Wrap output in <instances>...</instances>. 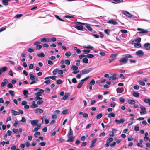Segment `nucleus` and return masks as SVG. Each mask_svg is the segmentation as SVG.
<instances>
[{
	"instance_id": "f257e3e1",
	"label": "nucleus",
	"mask_w": 150,
	"mask_h": 150,
	"mask_svg": "<svg viewBox=\"0 0 150 150\" xmlns=\"http://www.w3.org/2000/svg\"><path fill=\"white\" fill-rule=\"evenodd\" d=\"M123 57L120 58L119 60L121 65L127 63L128 62V58H132L133 57L130 54L123 55Z\"/></svg>"
},
{
	"instance_id": "f03ea898",
	"label": "nucleus",
	"mask_w": 150,
	"mask_h": 150,
	"mask_svg": "<svg viewBox=\"0 0 150 150\" xmlns=\"http://www.w3.org/2000/svg\"><path fill=\"white\" fill-rule=\"evenodd\" d=\"M113 140V139L112 138L110 137L108 138L107 139V142L105 144V147H108L109 146L110 144V142H112Z\"/></svg>"
},
{
	"instance_id": "7ed1b4c3",
	"label": "nucleus",
	"mask_w": 150,
	"mask_h": 150,
	"mask_svg": "<svg viewBox=\"0 0 150 150\" xmlns=\"http://www.w3.org/2000/svg\"><path fill=\"white\" fill-rule=\"evenodd\" d=\"M92 69L90 68L88 69H85L82 70L81 71V74L83 75L85 74L90 72L92 70Z\"/></svg>"
},
{
	"instance_id": "20e7f679",
	"label": "nucleus",
	"mask_w": 150,
	"mask_h": 150,
	"mask_svg": "<svg viewBox=\"0 0 150 150\" xmlns=\"http://www.w3.org/2000/svg\"><path fill=\"white\" fill-rule=\"evenodd\" d=\"M72 69L74 71L72 72L73 74H75L79 72V70H77L78 67L75 65H73L72 67Z\"/></svg>"
},
{
	"instance_id": "39448f33",
	"label": "nucleus",
	"mask_w": 150,
	"mask_h": 150,
	"mask_svg": "<svg viewBox=\"0 0 150 150\" xmlns=\"http://www.w3.org/2000/svg\"><path fill=\"white\" fill-rule=\"evenodd\" d=\"M64 63L66 65H69L70 64V61L69 59H63L61 61L60 64H63Z\"/></svg>"
},
{
	"instance_id": "423d86ee",
	"label": "nucleus",
	"mask_w": 150,
	"mask_h": 150,
	"mask_svg": "<svg viewBox=\"0 0 150 150\" xmlns=\"http://www.w3.org/2000/svg\"><path fill=\"white\" fill-rule=\"evenodd\" d=\"M108 23L109 24H112L113 25H116L118 24V23L117 22L113 19H111L109 20Z\"/></svg>"
},
{
	"instance_id": "0eeeda50",
	"label": "nucleus",
	"mask_w": 150,
	"mask_h": 150,
	"mask_svg": "<svg viewBox=\"0 0 150 150\" xmlns=\"http://www.w3.org/2000/svg\"><path fill=\"white\" fill-rule=\"evenodd\" d=\"M75 28L77 29L80 30H83V26L80 24H76L75 25Z\"/></svg>"
},
{
	"instance_id": "6e6552de",
	"label": "nucleus",
	"mask_w": 150,
	"mask_h": 150,
	"mask_svg": "<svg viewBox=\"0 0 150 150\" xmlns=\"http://www.w3.org/2000/svg\"><path fill=\"white\" fill-rule=\"evenodd\" d=\"M144 47L145 49L147 50H150V43H146L144 44Z\"/></svg>"
},
{
	"instance_id": "1a4fd4ad",
	"label": "nucleus",
	"mask_w": 150,
	"mask_h": 150,
	"mask_svg": "<svg viewBox=\"0 0 150 150\" xmlns=\"http://www.w3.org/2000/svg\"><path fill=\"white\" fill-rule=\"evenodd\" d=\"M39 121V120L38 119L33 120H31V124L32 125L36 126Z\"/></svg>"
},
{
	"instance_id": "9d476101",
	"label": "nucleus",
	"mask_w": 150,
	"mask_h": 150,
	"mask_svg": "<svg viewBox=\"0 0 150 150\" xmlns=\"http://www.w3.org/2000/svg\"><path fill=\"white\" fill-rule=\"evenodd\" d=\"M7 69L8 68L6 66H5L2 68L0 69V75H1L2 72L6 71Z\"/></svg>"
},
{
	"instance_id": "9b49d317",
	"label": "nucleus",
	"mask_w": 150,
	"mask_h": 150,
	"mask_svg": "<svg viewBox=\"0 0 150 150\" xmlns=\"http://www.w3.org/2000/svg\"><path fill=\"white\" fill-rule=\"evenodd\" d=\"M70 95V94L69 92L65 93L64 96L62 99V100H65L67 99Z\"/></svg>"
},
{
	"instance_id": "f8f14e48",
	"label": "nucleus",
	"mask_w": 150,
	"mask_h": 150,
	"mask_svg": "<svg viewBox=\"0 0 150 150\" xmlns=\"http://www.w3.org/2000/svg\"><path fill=\"white\" fill-rule=\"evenodd\" d=\"M115 121L117 123L120 124L121 123H123L125 121V120L124 118L120 119V120L116 119L115 120Z\"/></svg>"
},
{
	"instance_id": "ddd939ff",
	"label": "nucleus",
	"mask_w": 150,
	"mask_h": 150,
	"mask_svg": "<svg viewBox=\"0 0 150 150\" xmlns=\"http://www.w3.org/2000/svg\"><path fill=\"white\" fill-rule=\"evenodd\" d=\"M118 54H112L110 57V58L112 60H114L116 59L117 56L118 55Z\"/></svg>"
},
{
	"instance_id": "4468645a",
	"label": "nucleus",
	"mask_w": 150,
	"mask_h": 150,
	"mask_svg": "<svg viewBox=\"0 0 150 150\" xmlns=\"http://www.w3.org/2000/svg\"><path fill=\"white\" fill-rule=\"evenodd\" d=\"M136 54L137 56H142L144 55V53L142 50H139L136 52Z\"/></svg>"
},
{
	"instance_id": "2eb2a0df",
	"label": "nucleus",
	"mask_w": 150,
	"mask_h": 150,
	"mask_svg": "<svg viewBox=\"0 0 150 150\" xmlns=\"http://www.w3.org/2000/svg\"><path fill=\"white\" fill-rule=\"evenodd\" d=\"M67 137L68 139L67 140V141L69 142H72L74 139V137L72 136H68Z\"/></svg>"
},
{
	"instance_id": "dca6fc26",
	"label": "nucleus",
	"mask_w": 150,
	"mask_h": 150,
	"mask_svg": "<svg viewBox=\"0 0 150 150\" xmlns=\"http://www.w3.org/2000/svg\"><path fill=\"white\" fill-rule=\"evenodd\" d=\"M138 30L140 31L139 32V33H146L148 32V31L146 30H145L143 29H141L140 28H138L137 29Z\"/></svg>"
},
{
	"instance_id": "f3484780",
	"label": "nucleus",
	"mask_w": 150,
	"mask_h": 150,
	"mask_svg": "<svg viewBox=\"0 0 150 150\" xmlns=\"http://www.w3.org/2000/svg\"><path fill=\"white\" fill-rule=\"evenodd\" d=\"M30 79L31 80H35L36 81H38V79L37 77L35 76L33 74H30Z\"/></svg>"
},
{
	"instance_id": "a211bd4d",
	"label": "nucleus",
	"mask_w": 150,
	"mask_h": 150,
	"mask_svg": "<svg viewBox=\"0 0 150 150\" xmlns=\"http://www.w3.org/2000/svg\"><path fill=\"white\" fill-rule=\"evenodd\" d=\"M97 140V138H95L94 139L92 142V144L90 146V148H92L94 147L95 146L94 144L96 142Z\"/></svg>"
},
{
	"instance_id": "6ab92c4d",
	"label": "nucleus",
	"mask_w": 150,
	"mask_h": 150,
	"mask_svg": "<svg viewBox=\"0 0 150 150\" xmlns=\"http://www.w3.org/2000/svg\"><path fill=\"white\" fill-rule=\"evenodd\" d=\"M123 14L124 15H126L127 16H128V17L129 18H131L132 16V15L130 13H129V12L126 11H124L123 12Z\"/></svg>"
},
{
	"instance_id": "aec40b11",
	"label": "nucleus",
	"mask_w": 150,
	"mask_h": 150,
	"mask_svg": "<svg viewBox=\"0 0 150 150\" xmlns=\"http://www.w3.org/2000/svg\"><path fill=\"white\" fill-rule=\"evenodd\" d=\"M38 105L35 103V101H33L32 102V103L30 106V107L32 108H34L38 107Z\"/></svg>"
},
{
	"instance_id": "412c9836",
	"label": "nucleus",
	"mask_w": 150,
	"mask_h": 150,
	"mask_svg": "<svg viewBox=\"0 0 150 150\" xmlns=\"http://www.w3.org/2000/svg\"><path fill=\"white\" fill-rule=\"evenodd\" d=\"M35 112L36 113H42L43 112V110L40 108H37L35 110Z\"/></svg>"
},
{
	"instance_id": "4be33fe9",
	"label": "nucleus",
	"mask_w": 150,
	"mask_h": 150,
	"mask_svg": "<svg viewBox=\"0 0 150 150\" xmlns=\"http://www.w3.org/2000/svg\"><path fill=\"white\" fill-rule=\"evenodd\" d=\"M28 91L26 90H24L23 91V94L25 97L27 98L28 97Z\"/></svg>"
},
{
	"instance_id": "5701e85b",
	"label": "nucleus",
	"mask_w": 150,
	"mask_h": 150,
	"mask_svg": "<svg viewBox=\"0 0 150 150\" xmlns=\"http://www.w3.org/2000/svg\"><path fill=\"white\" fill-rule=\"evenodd\" d=\"M11 111L12 112V115L14 116L18 115L19 114V113L18 112L15 111L13 109L11 110Z\"/></svg>"
},
{
	"instance_id": "b1692460",
	"label": "nucleus",
	"mask_w": 150,
	"mask_h": 150,
	"mask_svg": "<svg viewBox=\"0 0 150 150\" xmlns=\"http://www.w3.org/2000/svg\"><path fill=\"white\" fill-rule=\"evenodd\" d=\"M10 1V0H2V4L4 5H7L8 4V2Z\"/></svg>"
},
{
	"instance_id": "393cba45",
	"label": "nucleus",
	"mask_w": 150,
	"mask_h": 150,
	"mask_svg": "<svg viewBox=\"0 0 150 150\" xmlns=\"http://www.w3.org/2000/svg\"><path fill=\"white\" fill-rule=\"evenodd\" d=\"M41 42H49L50 41V39L48 38H43L41 39Z\"/></svg>"
},
{
	"instance_id": "a878e982",
	"label": "nucleus",
	"mask_w": 150,
	"mask_h": 150,
	"mask_svg": "<svg viewBox=\"0 0 150 150\" xmlns=\"http://www.w3.org/2000/svg\"><path fill=\"white\" fill-rule=\"evenodd\" d=\"M73 134V132L71 127L69 128V131L68 132L67 136H72Z\"/></svg>"
},
{
	"instance_id": "bb28decb",
	"label": "nucleus",
	"mask_w": 150,
	"mask_h": 150,
	"mask_svg": "<svg viewBox=\"0 0 150 150\" xmlns=\"http://www.w3.org/2000/svg\"><path fill=\"white\" fill-rule=\"evenodd\" d=\"M82 62L83 63L87 64L88 62V59L86 58H84L83 59Z\"/></svg>"
},
{
	"instance_id": "cd10ccee",
	"label": "nucleus",
	"mask_w": 150,
	"mask_h": 150,
	"mask_svg": "<svg viewBox=\"0 0 150 150\" xmlns=\"http://www.w3.org/2000/svg\"><path fill=\"white\" fill-rule=\"evenodd\" d=\"M133 95L136 97H138L139 96V93L138 92H134L133 93Z\"/></svg>"
},
{
	"instance_id": "c85d7f7f",
	"label": "nucleus",
	"mask_w": 150,
	"mask_h": 150,
	"mask_svg": "<svg viewBox=\"0 0 150 150\" xmlns=\"http://www.w3.org/2000/svg\"><path fill=\"white\" fill-rule=\"evenodd\" d=\"M128 101L130 104H134L135 103V101L133 100H128Z\"/></svg>"
},
{
	"instance_id": "c756f323",
	"label": "nucleus",
	"mask_w": 150,
	"mask_h": 150,
	"mask_svg": "<svg viewBox=\"0 0 150 150\" xmlns=\"http://www.w3.org/2000/svg\"><path fill=\"white\" fill-rule=\"evenodd\" d=\"M144 102L145 103H148L149 105L150 106V99L145 98L144 100Z\"/></svg>"
},
{
	"instance_id": "7c9ffc66",
	"label": "nucleus",
	"mask_w": 150,
	"mask_h": 150,
	"mask_svg": "<svg viewBox=\"0 0 150 150\" xmlns=\"http://www.w3.org/2000/svg\"><path fill=\"white\" fill-rule=\"evenodd\" d=\"M134 46L135 47L139 48L141 47V45L139 43L137 42L135 43Z\"/></svg>"
},
{
	"instance_id": "2f4dec72",
	"label": "nucleus",
	"mask_w": 150,
	"mask_h": 150,
	"mask_svg": "<svg viewBox=\"0 0 150 150\" xmlns=\"http://www.w3.org/2000/svg\"><path fill=\"white\" fill-rule=\"evenodd\" d=\"M115 114L114 113H111L108 114V117L109 118L114 117L115 116Z\"/></svg>"
},
{
	"instance_id": "473e14b6",
	"label": "nucleus",
	"mask_w": 150,
	"mask_h": 150,
	"mask_svg": "<svg viewBox=\"0 0 150 150\" xmlns=\"http://www.w3.org/2000/svg\"><path fill=\"white\" fill-rule=\"evenodd\" d=\"M94 57V55L91 54H87V55H86V57L87 58H92L93 57Z\"/></svg>"
},
{
	"instance_id": "72a5a7b5",
	"label": "nucleus",
	"mask_w": 150,
	"mask_h": 150,
	"mask_svg": "<svg viewBox=\"0 0 150 150\" xmlns=\"http://www.w3.org/2000/svg\"><path fill=\"white\" fill-rule=\"evenodd\" d=\"M37 56L38 57H45V54L43 52H42L40 54H37Z\"/></svg>"
},
{
	"instance_id": "f704fd0d",
	"label": "nucleus",
	"mask_w": 150,
	"mask_h": 150,
	"mask_svg": "<svg viewBox=\"0 0 150 150\" xmlns=\"http://www.w3.org/2000/svg\"><path fill=\"white\" fill-rule=\"evenodd\" d=\"M58 73L59 74H60L61 76H63L62 74H63L64 71L62 70L58 69Z\"/></svg>"
},
{
	"instance_id": "c9c22d12",
	"label": "nucleus",
	"mask_w": 150,
	"mask_h": 150,
	"mask_svg": "<svg viewBox=\"0 0 150 150\" xmlns=\"http://www.w3.org/2000/svg\"><path fill=\"white\" fill-rule=\"evenodd\" d=\"M135 42H137L139 43L141 41V38L140 37H139L137 38L134 40V41Z\"/></svg>"
},
{
	"instance_id": "e433bc0d",
	"label": "nucleus",
	"mask_w": 150,
	"mask_h": 150,
	"mask_svg": "<svg viewBox=\"0 0 150 150\" xmlns=\"http://www.w3.org/2000/svg\"><path fill=\"white\" fill-rule=\"evenodd\" d=\"M95 83V81L93 79L91 80L89 82V84L90 85H93Z\"/></svg>"
},
{
	"instance_id": "4c0bfd02",
	"label": "nucleus",
	"mask_w": 150,
	"mask_h": 150,
	"mask_svg": "<svg viewBox=\"0 0 150 150\" xmlns=\"http://www.w3.org/2000/svg\"><path fill=\"white\" fill-rule=\"evenodd\" d=\"M86 27L90 31L92 32V28L91 26L88 25H86Z\"/></svg>"
},
{
	"instance_id": "58836bf2",
	"label": "nucleus",
	"mask_w": 150,
	"mask_h": 150,
	"mask_svg": "<svg viewBox=\"0 0 150 150\" xmlns=\"http://www.w3.org/2000/svg\"><path fill=\"white\" fill-rule=\"evenodd\" d=\"M40 134L41 133L40 132H38L34 134V136L35 138H37L38 135H40Z\"/></svg>"
},
{
	"instance_id": "ea45409f",
	"label": "nucleus",
	"mask_w": 150,
	"mask_h": 150,
	"mask_svg": "<svg viewBox=\"0 0 150 150\" xmlns=\"http://www.w3.org/2000/svg\"><path fill=\"white\" fill-rule=\"evenodd\" d=\"M139 83L143 86H144L145 85V83L143 81L139 80Z\"/></svg>"
},
{
	"instance_id": "a19ab883",
	"label": "nucleus",
	"mask_w": 150,
	"mask_h": 150,
	"mask_svg": "<svg viewBox=\"0 0 150 150\" xmlns=\"http://www.w3.org/2000/svg\"><path fill=\"white\" fill-rule=\"evenodd\" d=\"M102 116V113H100L97 115V116H96V118L97 119H100V118H101Z\"/></svg>"
},
{
	"instance_id": "79ce46f5",
	"label": "nucleus",
	"mask_w": 150,
	"mask_h": 150,
	"mask_svg": "<svg viewBox=\"0 0 150 150\" xmlns=\"http://www.w3.org/2000/svg\"><path fill=\"white\" fill-rule=\"evenodd\" d=\"M65 55L67 57H69L71 55V53L70 51L66 52L65 53Z\"/></svg>"
},
{
	"instance_id": "37998d69",
	"label": "nucleus",
	"mask_w": 150,
	"mask_h": 150,
	"mask_svg": "<svg viewBox=\"0 0 150 150\" xmlns=\"http://www.w3.org/2000/svg\"><path fill=\"white\" fill-rule=\"evenodd\" d=\"M89 76H87L86 78H85L84 79L81 80L80 81V82H82L83 83V81H86L89 78Z\"/></svg>"
},
{
	"instance_id": "c03bdc74",
	"label": "nucleus",
	"mask_w": 150,
	"mask_h": 150,
	"mask_svg": "<svg viewBox=\"0 0 150 150\" xmlns=\"http://www.w3.org/2000/svg\"><path fill=\"white\" fill-rule=\"evenodd\" d=\"M83 84V83H82V82H80L78 83L77 86V88H80L81 87Z\"/></svg>"
},
{
	"instance_id": "a18cd8bd",
	"label": "nucleus",
	"mask_w": 150,
	"mask_h": 150,
	"mask_svg": "<svg viewBox=\"0 0 150 150\" xmlns=\"http://www.w3.org/2000/svg\"><path fill=\"white\" fill-rule=\"evenodd\" d=\"M58 69L56 68L54 69L52 72V73L53 75H55L57 74V72H58Z\"/></svg>"
},
{
	"instance_id": "49530a36",
	"label": "nucleus",
	"mask_w": 150,
	"mask_h": 150,
	"mask_svg": "<svg viewBox=\"0 0 150 150\" xmlns=\"http://www.w3.org/2000/svg\"><path fill=\"white\" fill-rule=\"evenodd\" d=\"M9 93H10L12 96H14L15 95L14 94V91L12 90H9Z\"/></svg>"
},
{
	"instance_id": "de8ad7c7",
	"label": "nucleus",
	"mask_w": 150,
	"mask_h": 150,
	"mask_svg": "<svg viewBox=\"0 0 150 150\" xmlns=\"http://www.w3.org/2000/svg\"><path fill=\"white\" fill-rule=\"evenodd\" d=\"M6 26H4L0 28V33L5 30L6 29Z\"/></svg>"
},
{
	"instance_id": "09e8293b",
	"label": "nucleus",
	"mask_w": 150,
	"mask_h": 150,
	"mask_svg": "<svg viewBox=\"0 0 150 150\" xmlns=\"http://www.w3.org/2000/svg\"><path fill=\"white\" fill-rule=\"evenodd\" d=\"M139 126L136 125L134 127V130L136 131H139Z\"/></svg>"
},
{
	"instance_id": "8fccbe9b",
	"label": "nucleus",
	"mask_w": 150,
	"mask_h": 150,
	"mask_svg": "<svg viewBox=\"0 0 150 150\" xmlns=\"http://www.w3.org/2000/svg\"><path fill=\"white\" fill-rule=\"evenodd\" d=\"M46 142H42L40 143V144L42 146H44L46 145Z\"/></svg>"
},
{
	"instance_id": "3c124183",
	"label": "nucleus",
	"mask_w": 150,
	"mask_h": 150,
	"mask_svg": "<svg viewBox=\"0 0 150 150\" xmlns=\"http://www.w3.org/2000/svg\"><path fill=\"white\" fill-rule=\"evenodd\" d=\"M90 51V50L88 49L85 50H83V52L85 54L88 53Z\"/></svg>"
},
{
	"instance_id": "603ef678",
	"label": "nucleus",
	"mask_w": 150,
	"mask_h": 150,
	"mask_svg": "<svg viewBox=\"0 0 150 150\" xmlns=\"http://www.w3.org/2000/svg\"><path fill=\"white\" fill-rule=\"evenodd\" d=\"M110 31L109 29H105L104 30V32L107 34L108 35H109L110 34Z\"/></svg>"
},
{
	"instance_id": "864d4df0",
	"label": "nucleus",
	"mask_w": 150,
	"mask_h": 150,
	"mask_svg": "<svg viewBox=\"0 0 150 150\" xmlns=\"http://www.w3.org/2000/svg\"><path fill=\"white\" fill-rule=\"evenodd\" d=\"M119 100L121 102L123 103L125 101V99L124 98L121 97H120L119 98Z\"/></svg>"
},
{
	"instance_id": "5fc2aeb1",
	"label": "nucleus",
	"mask_w": 150,
	"mask_h": 150,
	"mask_svg": "<svg viewBox=\"0 0 150 150\" xmlns=\"http://www.w3.org/2000/svg\"><path fill=\"white\" fill-rule=\"evenodd\" d=\"M116 144V142H114L111 144L110 143V144L109 146H110V147H112L115 146V145Z\"/></svg>"
},
{
	"instance_id": "6e6d98bb",
	"label": "nucleus",
	"mask_w": 150,
	"mask_h": 150,
	"mask_svg": "<svg viewBox=\"0 0 150 150\" xmlns=\"http://www.w3.org/2000/svg\"><path fill=\"white\" fill-rule=\"evenodd\" d=\"M23 16V14H18L16 15L15 16V17L16 18H18L22 17Z\"/></svg>"
},
{
	"instance_id": "4d7b16f0",
	"label": "nucleus",
	"mask_w": 150,
	"mask_h": 150,
	"mask_svg": "<svg viewBox=\"0 0 150 150\" xmlns=\"http://www.w3.org/2000/svg\"><path fill=\"white\" fill-rule=\"evenodd\" d=\"M65 17L67 18H73L74 17L73 16H71L69 15H66L65 16Z\"/></svg>"
},
{
	"instance_id": "13d9d810",
	"label": "nucleus",
	"mask_w": 150,
	"mask_h": 150,
	"mask_svg": "<svg viewBox=\"0 0 150 150\" xmlns=\"http://www.w3.org/2000/svg\"><path fill=\"white\" fill-rule=\"evenodd\" d=\"M68 111V110L67 109H66L64 110L62 112V113L63 114H66L67 113Z\"/></svg>"
},
{
	"instance_id": "bf43d9fd",
	"label": "nucleus",
	"mask_w": 150,
	"mask_h": 150,
	"mask_svg": "<svg viewBox=\"0 0 150 150\" xmlns=\"http://www.w3.org/2000/svg\"><path fill=\"white\" fill-rule=\"evenodd\" d=\"M28 51L30 53H32L34 51V49L32 48H29L28 49Z\"/></svg>"
},
{
	"instance_id": "052dcab7",
	"label": "nucleus",
	"mask_w": 150,
	"mask_h": 150,
	"mask_svg": "<svg viewBox=\"0 0 150 150\" xmlns=\"http://www.w3.org/2000/svg\"><path fill=\"white\" fill-rule=\"evenodd\" d=\"M72 82L74 83H76L77 82V81L75 78H73L72 79Z\"/></svg>"
},
{
	"instance_id": "680f3d73",
	"label": "nucleus",
	"mask_w": 150,
	"mask_h": 150,
	"mask_svg": "<svg viewBox=\"0 0 150 150\" xmlns=\"http://www.w3.org/2000/svg\"><path fill=\"white\" fill-rule=\"evenodd\" d=\"M83 117L85 118H87L88 117V115L87 113H84L83 114Z\"/></svg>"
},
{
	"instance_id": "e2e57ef3",
	"label": "nucleus",
	"mask_w": 150,
	"mask_h": 150,
	"mask_svg": "<svg viewBox=\"0 0 150 150\" xmlns=\"http://www.w3.org/2000/svg\"><path fill=\"white\" fill-rule=\"evenodd\" d=\"M133 88L135 90H138L139 88V87L138 85H136L134 86Z\"/></svg>"
},
{
	"instance_id": "0e129e2a",
	"label": "nucleus",
	"mask_w": 150,
	"mask_h": 150,
	"mask_svg": "<svg viewBox=\"0 0 150 150\" xmlns=\"http://www.w3.org/2000/svg\"><path fill=\"white\" fill-rule=\"evenodd\" d=\"M7 87L9 88H12L13 87V85L11 83H9L7 85Z\"/></svg>"
},
{
	"instance_id": "69168bd1",
	"label": "nucleus",
	"mask_w": 150,
	"mask_h": 150,
	"mask_svg": "<svg viewBox=\"0 0 150 150\" xmlns=\"http://www.w3.org/2000/svg\"><path fill=\"white\" fill-rule=\"evenodd\" d=\"M62 80L59 79L57 80V84H60L62 83Z\"/></svg>"
},
{
	"instance_id": "338daca9",
	"label": "nucleus",
	"mask_w": 150,
	"mask_h": 150,
	"mask_svg": "<svg viewBox=\"0 0 150 150\" xmlns=\"http://www.w3.org/2000/svg\"><path fill=\"white\" fill-rule=\"evenodd\" d=\"M20 122H26V119H25V118H24V117H22V119L20 120Z\"/></svg>"
},
{
	"instance_id": "774afa93",
	"label": "nucleus",
	"mask_w": 150,
	"mask_h": 150,
	"mask_svg": "<svg viewBox=\"0 0 150 150\" xmlns=\"http://www.w3.org/2000/svg\"><path fill=\"white\" fill-rule=\"evenodd\" d=\"M42 48V46L41 45H38L36 46V49L37 50H40Z\"/></svg>"
}]
</instances>
